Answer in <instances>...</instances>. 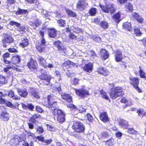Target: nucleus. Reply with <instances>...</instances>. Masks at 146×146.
I'll return each mask as SVG.
<instances>
[{
    "instance_id": "63",
    "label": "nucleus",
    "mask_w": 146,
    "mask_h": 146,
    "mask_svg": "<svg viewBox=\"0 0 146 146\" xmlns=\"http://www.w3.org/2000/svg\"><path fill=\"white\" fill-rule=\"evenodd\" d=\"M36 110L39 112H42V109L39 106H36Z\"/></svg>"
},
{
    "instance_id": "46",
    "label": "nucleus",
    "mask_w": 146,
    "mask_h": 146,
    "mask_svg": "<svg viewBox=\"0 0 146 146\" xmlns=\"http://www.w3.org/2000/svg\"><path fill=\"white\" fill-rule=\"evenodd\" d=\"M71 29L73 30V31L76 33H79L82 31V30L80 29L78 27L76 28L73 27H71Z\"/></svg>"
},
{
    "instance_id": "25",
    "label": "nucleus",
    "mask_w": 146,
    "mask_h": 146,
    "mask_svg": "<svg viewBox=\"0 0 146 146\" xmlns=\"http://www.w3.org/2000/svg\"><path fill=\"white\" fill-rule=\"evenodd\" d=\"M9 96L11 98H12L13 99L19 100L20 99V98L18 96L14 95V91L12 90H11L8 92Z\"/></svg>"
},
{
    "instance_id": "23",
    "label": "nucleus",
    "mask_w": 146,
    "mask_h": 146,
    "mask_svg": "<svg viewBox=\"0 0 146 146\" xmlns=\"http://www.w3.org/2000/svg\"><path fill=\"white\" fill-rule=\"evenodd\" d=\"M119 124L120 126L125 128L128 126L127 122L123 119H120L119 121Z\"/></svg>"
},
{
    "instance_id": "16",
    "label": "nucleus",
    "mask_w": 146,
    "mask_h": 146,
    "mask_svg": "<svg viewBox=\"0 0 146 146\" xmlns=\"http://www.w3.org/2000/svg\"><path fill=\"white\" fill-rule=\"evenodd\" d=\"M100 119L104 122H106L109 121V118L107 113L105 112L102 113L100 115Z\"/></svg>"
},
{
    "instance_id": "21",
    "label": "nucleus",
    "mask_w": 146,
    "mask_h": 146,
    "mask_svg": "<svg viewBox=\"0 0 146 146\" xmlns=\"http://www.w3.org/2000/svg\"><path fill=\"white\" fill-rule=\"evenodd\" d=\"M13 62V64L15 65L16 66V64L20 62L21 61L20 56L18 55H15L13 56L12 59Z\"/></svg>"
},
{
    "instance_id": "31",
    "label": "nucleus",
    "mask_w": 146,
    "mask_h": 146,
    "mask_svg": "<svg viewBox=\"0 0 146 146\" xmlns=\"http://www.w3.org/2000/svg\"><path fill=\"white\" fill-rule=\"evenodd\" d=\"M100 94L102 98L107 100L109 99V96L103 90H101L100 91Z\"/></svg>"
},
{
    "instance_id": "2",
    "label": "nucleus",
    "mask_w": 146,
    "mask_h": 146,
    "mask_svg": "<svg viewBox=\"0 0 146 146\" xmlns=\"http://www.w3.org/2000/svg\"><path fill=\"white\" fill-rule=\"evenodd\" d=\"M54 119H57L59 122L63 123L65 121V115L63 111L59 109H56L53 112Z\"/></svg>"
},
{
    "instance_id": "33",
    "label": "nucleus",
    "mask_w": 146,
    "mask_h": 146,
    "mask_svg": "<svg viewBox=\"0 0 146 146\" xmlns=\"http://www.w3.org/2000/svg\"><path fill=\"white\" fill-rule=\"evenodd\" d=\"M97 12L96 9L94 8L90 9L89 11V13L90 15L93 16L95 15Z\"/></svg>"
},
{
    "instance_id": "17",
    "label": "nucleus",
    "mask_w": 146,
    "mask_h": 146,
    "mask_svg": "<svg viewBox=\"0 0 146 146\" xmlns=\"http://www.w3.org/2000/svg\"><path fill=\"white\" fill-rule=\"evenodd\" d=\"M0 118L4 121H7L9 118V113L6 111H3L1 115Z\"/></svg>"
},
{
    "instance_id": "38",
    "label": "nucleus",
    "mask_w": 146,
    "mask_h": 146,
    "mask_svg": "<svg viewBox=\"0 0 146 146\" xmlns=\"http://www.w3.org/2000/svg\"><path fill=\"white\" fill-rule=\"evenodd\" d=\"M4 104H5L7 106L10 108H13L15 107V106L13 104L8 101L5 100Z\"/></svg>"
},
{
    "instance_id": "27",
    "label": "nucleus",
    "mask_w": 146,
    "mask_h": 146,
    "mask_svg": "<svg viewBox=\"0 0 146 146\" xmlns=\"http://www.w3.org/2000/svg\"><path fill=\"white\" fill-rule=\"evenodd\" d=\"M123 28L128 31H130L131 29V25L130 23L129 22L124 23L123 25Z\"/></svg>"
},
{
    "instance_id": "19",
    "label": "nucleus",
    "mask_w": 146,
    "mask_h": 146,
    "mask_svg": "<svg viewBox=\"0 0 146 146\" xmlns=\"http://www.w3.org/2000/svg\"><path fill=\"white\" fill-rule=\"evenodd\" d=\"M27 66L30 69H35L37 67V64L35 61L32 60L28 63Z\"/></svg>"
},
{
    "instance_id": "52",
    "label": "nucleus",
    "mask_w": 146,
    "mask_h": 146,
    "mask_svg": "<svg viewBox=\"0 0 146 146\" xmlns=\"http://www.w3.org/2000/svg\"><path fill=\"white\" fill-rule=\"evenodd\" d=\"M58 22L60 26H63L65 24V21L62 19H60L58 21Z\"/></svg>"
},
{
    "instance_id": "15",
    "label": "nucleus",
    "mask_w": 146,
    "mask_h": 146,
    "mask_svg": "<svg viewBox=\"0 0 146 146\" xmlns=\"http://www.w3.org/2000/svg\"><path fill=\"white\" fill-rule=\"evenodd\" d=\"M97 71L99 74H102L104 76H108L109 74V72L108 70H106L102 67H100L98 68V69Z\"/></svg>"
},
{
    "instance_id": "22",
    "label": "nucleus",
    "mask_w": 146,
    "mask_h": 146,
    "mask_svg": "<svg viewBox=\"0 0 146 146\" xmlns=\"http://www.w3.org/2000/svg\"><path fill=\"white\" fill-rule=\"evenodd\" d=\"M61 96L63 99L69 102H70L72 101V97L68 94L63 93L61 94Z\"/></svg>"
},
{
    "instance_id": "49",
    "label": "nucleus",
    "mask_w": 146,
    "mask_h": 146,
    "mask_svg": "<svg viewBox=\"0 0 146 146\" xmlns=\"http://www.w3.org/2000/svg\"><path fill=\"white\" fill-rule=\"evenodd\" d=\"M134 32L136 34V35L138 36H140L142 35V33L140 30L137 28L134 29Z\"/></svg>"
},
{
    "instance_id": "54",
    "label": "nucleus",
    "mask_w": 146,
    "mask_h": 146,
    "mask_svg": "<svg viewBox=\"0 0 146 146\" xmlns=\"http://www.w3.org/2000/svg\"><path fill=\"white\" fill-rule=\"evenodd\" d=\"M52 141V139L45 140L43 141L44 145H48L50 144Z\"/></svg>"
},
{
    "instance_id": "6",
    "label": "nucleus",
    "mask_w": 146,
    "mask_h": 146,
    "mask_svg": "<svg viewBox=\"0 0 146 146\" xmlns=\"http://www.w3.org/2000/svg\"><path fill=\"white\" fill-rule=\"evenodd\" d=\"M130 83L134 86L135 88L139 92H141V90L138 87L139 80V78L135 77H132L130 78Z\"/></svg>"
},
{
    "instance_id": "32",
    "label": "nucleus",
    "mask_w": 146,
    "mask_h": 146,
    "mask_svg": "<svg viewBox=\"0 0 146 146\" xmlns=\"http://www.w3.org/2000/svg\"><path fill=\"white\" fill-rule=\"evenodd\" d=\"M125 8L127 11H131L133 9L132 5L130 3H127L125 5Z\"/></svg>"
},
{
    "instance_id": "45",
    "label": "nucleus",
    "mask_w": 146,
    "mask_h": 146,
    "mask_svg": "<svg viewBox=\"0 0 146 146\" xmlns=\"http://www.w3.org/2000/svg\"><path fill=\"white\" fill-rule=\"evenodd\" d=\"M93 40L96 42H100L101 41V39L98 35H95L92 37Z\"/></svg>"
},
{
    "instance_id": "57",
    "label": "nucleus",
    "mask_w": 146,
    "mask_h": 146,
    "mask_svg": "<svg viewBox=\"0 0 146 146\" xmlns=\"http://www.w3.org/2000/svg\"><path fill=\"white\" fill-rule=\"evenodd\" d=\"M54 44H55V46L57 47L58 48V47H59L60 46L62 45L61 42L59 41H55L54 42Z\"/></svg>"
},
{
    "instance_id": "13",
    "label": "nucleus",
    "mask_w": 146,
    "mask_h": 146,
    "mask_svg": "<svg viewBox=\"0 0 146 146\" xmlns=\"http://www.w3.org/2000/svg\"><path fill=\"white\" fill-rule=\"evenodd\" d=\"M100 54L102 59L105 60L109 57V53L108 51L105 49H102L100 51Z\"/></svg>"
},
{
    "instance_id": "1",
    "label": "nucleus",
    "mask_w": 146,
    "mask_h": 146,
    "mask_svg": "<svg viewBox=\"0 0 146 146\" xmlns=\"http://www.w3.org/2000/svg\"><path fill=\"white\" fill-rule=\"evenodd\" d=\"M47 100V101L44 102L43 104L49 108H51L53 114V112L55 111V110L56 109H57V106L56 102L54 101L52 97L50 95L48 96Z\"/></svg>"
},
{
    "instance_id": "62",
    "label": "nucleus",
    "mask_w": 146,
    "mask_h": 146,
    "mask_svg": "<svg viewBox=\"0 0 146 146\" xmlns=\"http://www.w3.org/2000/svg\"><path fill=\"white\" fill-rule=\"evenodd\" d=\"M87 118H88V120L90 121H92L93 119V117L90 115V114H88L87 115Z\"/></svg>"
},
{
    "instance_id": "50",
    "label": "nucleus",
    "mask_w": 146,
    "mask_h": 146,
    "mask_svg": "<svg viewBox=\"0 0 146 146\" xmlns=\"http://www.w3.org/2000/svg\"><path fill=\"white\" fill-rule=\"evenodd\" d=\"M44 45H40V46L37 45L36 46L37 50L40 52H42L44 50Z\"/></svg>"
},
{
    "instance_id": "3",
    "label": "nucleus",
    "mask_w": 146,
    "mask_h": 146,
    "mask_svg": "<svg viewBox=\"0 0 146 146\" xmlns=\"http://www.w3.org/2000/svg\"><path fill=\"white\" fill-rule=\"evenodd\" d=\"M124 94L122 88L120 87H116L114 89L112 90L110 94V97L113 99H116L120 96Z\"/></svg>"
},
{
    "instance_id": "12",
    "label": "nucleus",
    "mask_w": 146,
    "mask_h": 146,
    "mask_svg": "<svg viewBox=\"0 0 146 146\" xmlns=\"http://www.w3.org/2000/svg\"><path fill=\"white\" fill-rule=\"evenodd\" d=\"M93 69V65L91 63L86 64L83 67V70L88 72H91Z\"/></svg>"
},
{
    "instance_id": "56",
    "label": "nucleus",
    "mask_w": 146,
    "mask_h": 146,
    "mask_svg": "<svg viewBox=\"0 0 146 146\" xmlns=\"http://www.w3.org/2000/svg\"><path fill=\"white\" fill-rule=\"evenodd\" d=\"M5 81V78L1 75H0V83L3 84Z\"/></svg>"
},
{
    "instance_id": "60",
    "label": "nucleus",
    "mask_w": 146,
    "mask_h": 146,
    "mask_svg": "<svg viewBox=\"0 0 146 146\" xmlns=\"http://www.w3.org/2000/svg\"><path fill=\"white\" fill-rule=\"evenodd\" d=\"M8 51L11 52H17V50L14 48H10L8 49Z\"/></svg>"
},
{
    "instance_id": "28",
    "label": "nucleus",
    "mask_w": 146,
    "mask_h": 146,
    "mask_svg": "<svg viewBox=\"0 0 146 146\" xmlns=\"http://www.w3.org/2000/svg\"><path fill=\"white\" fill-rule=\"evenodd\" d=\"M138 115L141 118L145 115V112L142 109H139L137 111Z\"/></svg>"
},
{
    "instance_id": "18",
    "label": "nucleus",
    "mask_w": 146,
    "mask_h": 146,
    "mask_svg": "<svg viewBox=\"0 0 146 146\" xmlns=\"http://www.w3.org/2000/svg\"><path fill=\"white\" fill-rule=\"evenodd\" d=\"M40 64L45 68H47V63L46 60L44 58L40 56L38 58Z\"/></svg>"
},
{
    "instance_id": "41",
    "label": "nucleus",
    "mask_w": 146,
    "mask_h": 146,
    "mask_svg": "<svg viewBox=\"0 0 146 146\" xmlns=\"http://www.w3.org/2000/svg\"><path fill=\"white\" fill-rule=\"evenodd\" d=\"M127 132L128 133L131 134H136L137 132L133 128H131L128 129Z\"/></svg>"
},
{
    "instance_id": "43",
    "label": "nucleus",
    "mask_w": 146,
    "mask_h": 146,
    "mask_svg": "<svg viewBox=\"0 0 146 146\" xmlns=\"http://www.w3.org/2000/svg\"><path fill=\"white\" fill-rule=\"evenodd\" d=\"M27 11L26 10H22L21 9H19L15 13L16 14H23L24 13H27Z\"/></svg>"
},
{
    "instance_id": "37",
    "label": "nucleus",
    "mask_w": 146,
    "mask_h": 146,
    "mask_svg": "<svg viewBox=\"0 0 146 146\" xmlns=\"http://www.w3.org/2000/svg\"><path fill=\"white\" fill-rule=\"evenodd\" d=\"M66 12L68 15L74 17L76 16V13L68 9L66 10Z\"/></svg>"
},
{
    "instance_id": "58",
    "label": "nucleus",
    "mask_w": 146,
    "mask_h": 146,
    "mask_svg": "<svg viewBox=\"0 0 146 146\" xmlns=\"http://www.w3.org/2000/svg\"><path fill=\"white\" fill-rule=\"evenodd\" d=\"M67 106L68 107L70 108L71 109H75L76 110V107L74 106V105L72 104H69L68 105H67Z\"/></svg>"
},
{
    "instance_id": "53",
    "label": "nucleus",
    "mask_w": 146,
    "mask_h": 146,
    "mask_svg": "<svg viewBox=\"0 0 146 146\" xmlns=\"http://www.w3.org/2000/svg\"><path fill=\"white\" fill-rule=\"evenodd\" d=\"M32 94L34 97L36 98H39V96L37 92L35 91H33L31 92Z\"/></svg>"
},
{
    "instance_id": "8",
    "label": "nucleus",
    "mask_w": 146,
    "mask_h": 146,
    "mask_svg": "<svg viewBox=\"0 0 146 146\" xmlns=\"http://www.w3.org/2000/svg\"><path fill=\"white\" fill-rule=\"evenodd\" d=\"M115 59L117 62L121 61L123 58L122 55V52L119 50H117L115 51L114 52Z\"/></svg>"
},
{
    "instance_id": "7",
    "label": "nucleus",
    "mask_w": 146,
    "mask_h": 146,
    "mask_svg": "<svg viewBox=\"0 0 146 146\" xmlns=\"http://www.w3.org/2000/svg\"><path fill=\"white\" fill-rule=\"evenodd\" d=\"M75 92L76 94L80 98H84L87 95H89L88 91L85 89L77 90L75 89Z\"/></svg>"
},
{
    "instance_id": "34",
    "label": "nucleus",
    "mask_w": 146,
    "mask_h": 146,
    "mask_svg": "<svg viewBox=\"0 0 146 146\" xmlns=\"http://www.w3.org/2000/svg\"><path fill=\"white\" fill-rule=\"evenodd\" d=\"M101 27L103 29H107L108 27V23L106 21H103L100 23Z\"/></svg>"
},
{
    "instance_id": "9",
    "label": "nucleus",
    "mask_w": 146,
    "mask_h": 146,
    "mask_svg": "<svg viewBox=\"0 0 146 146\" xmlns=\"http://www.w3.org/2000/svg\"><path fill=\"white\" fill-rule=\"evenodd\" d=\"M39 78L40 79L43 80L47 82L48 83L46 84H49L50 83L51 77L50 75H48L46 73H43L39 76Z\"/></svg>"
},
{
    "instance_id": "59",
    "label": "nucleus",
    "mask_w": 146,
    "mask_h": 146,
    "mask_svg": "<svg viewBox=\"0 0 146 146\" xmlns=\"http://www.w3.org/2000/svg\"><path fill=\"white\" fill-rule=\"evenodd\" d=\"M43 131V128L41 127H38L37 129V132L39 133H42Z\"/></svg>"
},
{
    "instance_id": "11",
    "label": "nucleus",
    "mask_w": 146,
    "mask_h": 146,
    "mask_svg": "<svg viewBox=\"0 0 146 146\" xmlns=\"http://www.w3.org/2000/svg\"><path fill=\"white\" fill-rule=\"evenodd\" d=\"M19 94L22 97H25L28 94V92L25 88H17Z\"/></svg>"
},
{
    "instance_id": "24",
    "label": "nucleus",
    "mask_w": 146,
    "mask_h": 146,
    "mask_svg": "<svg viewBox=\"0 0 146 146\" xmlns=\"http://www.w3.org/2000/svg\"><path fill=\"white\" fill-rule=\"evenodd\" d=\"M120 102L121 103L126 104L127 106H130L132 104V102L131 100L127 99L125 97H123Z\"/></svg>"
},
{
    "instance_id": "20",
    "label": "nucleus",
    "mask_w": 146,
    "mask_h": 146,
    "mask_svg": "<svg viewBox=\"0 0 146 146\" xmlns=\"http://www.w3.org/2000/svg\"><path fill=\"white\" fill-rule=\"evenodd\" d=\"M13 41V39L11 36H9L7 35L6 37L3 40V46H6L5 44L6 43H11Z\"/></svg>"
},
{
    "instance_id": "36",
    "label": "nucleus",
    "mask_w": 146,
    "mask_h": 146,
    "mask_svg": "<svg viewBox=\"0 0 146 146\" xmlns=\"http://www.w3.org/2000/svg\"><path fill=\"white\" fill-rule=\"evenodd\" d=\"M76 110H78L79 112L82 113L83 112L85 111L86 109L82 106H78L76 107Z\"/></svg>"
},
{
    "instance_id": "35",
    "label": "nucleus",
    "mask_w": 146,
    "mask_h": 146,
    "mask_svg": "<svg viewBox=\"0 0 146 146\" xmlns=\"http://www.w3.org/2000/svg\"><path fill=\"white\" fill-rule=\"evenodd\" d=\"M28 44V41L27 39H24L23 40L22 42L20 44V45L23 47L27 46Z\"/></svg>"
},
{
    "instance_id": "5",
    "label": "nucleus",
    "mask_w": 146,
    "mask_h": 146,
    "mask_svg": "<svg viewBox=\"0 0 146 146\" xmlns=\"http://www.w3.org/2000/svg\"><path fill=\"white\" fill-rule=\"evenodd\" d=\"M99 5L102 11L106 13L112 14L115 11L114 8L112 5L104 6L100 4Z\"/></svg>"
},
{
    "instance_id": "40",
    "label": "nucleus",
    "mask_w": 146,
    "mask_h": 146,
    "mask_svg": "<svg viewBox=\"0 0 146 146\" xmlns=\"http://www.w3.org/2000/svg\"><path fill=\"white\" fill-rule=\"evenodd\" d=\"M38 19L37 18H36L34 21L33 22V23H32L31 22H30V24L33 26H35L36 27H37L39 25V23L38 22L36 23V22H38Z\"/></svg>"
},
{
    "instance_id": "55",
    "label": "nucleus",
    "mask_w": 146,
    "mask_h": 146,
    "mask_svg": "<svg viewBox=\"0 0 146 146\" xmlns=\"http://www.w3.org/2000/svg\"><path fill=\"white\" fill-rule=\"evenodd\" d=\"M13 140H14L15 142L16 143H17L21 141V139L20 137L18 136H16L14 138Z\"/></svg>"
},
{
    "instance_id": "61",
    "label": "nucleus",
    "mask_w": 146,
    "mask_h": 146,
    "mask_svg": "<svg viewBox=\"0 0 146 146\" xmlns=\"http://www.w3.org/2000/svg\"><path fill=\"white\" fill-rule=\"evenodd\" d=\"M27 108H28L31 110H32L34 108V106L31 104H27Z\"/></svg>"
},
{
    "instance_id": "4",
    "label": "nucleus",
    "mask_w": 146,
    "mask_h": 146,
    "mask_svg": "<svg viewBox=\"0 0 146 146\" xmlns=\"http://www.w3.org/2000/svg\"><path fill=\"white\" fill-rule=\"evenodd\" d=\"M75 131L78 133L82 132L84 130V126L81 123L77 122L75 123L72 127Z\"/></svg>"
},
{
    "instance_id": "42",
    "label": "nucleus",
    "mask_w": 146,
    "mask_h": 146,
    "mask_svg": "<svg viewBox=\"0 0 146 146\" xmlns=\"http://www.w3.org/2000/svg\"><path fill=\"white\" fill-rule=\"evenodd\" d=\"M114 139L112 138H111L110 139L106 141V144L109 146H111L113 145L114 143Z\"/></svg>"
},
{
    "instance_id": "47",
    "label": "nucleus",
    "mask_w": 146,
    "mask_h": 146,
    "mask_svg": "<svg viewBox=\"0 0 146 146\" xmlns=\"http://www.w3.org/2000/svg\"><path fill=\"white\" fill-rule=\"evenodd\" d=\"M108 136L109 134L107 132H103L100 135V136L102 138H106Z\"/></svg>"
},
{
    "instance_id": "44",
    "label": "nucleus",
    "mask_w": 146,
    "mask_h": 146,
    "mask_svg": "<svg viewBox=\"0 0 146 146\" xmlns=\"http://www.w3.org/2000/svg\"><path fill=\"white\" fill-rule=\"evenodd\" d=\"M9 23L11 25H15L17 27H19L21 26V24L20 23L13 21H11Z\"/></svg>"
},
{
    "instance_id": "14",
    "label": "nucleus",
    "mask_w": 146,
    "mask_h": 146,
    "mask_svg": "<svg viewBox=\"0 0 146 146\" xmlns=\"http://www.w3.org/2000/svg\"><path fill=\"white\" fill-rule=\"evenodd\" d=\"M12 69L15 70H17V71H20L21 70H20L19 68H17L15 66H13V65L11 64H9V65L7 66L4 68L3 70L4 71L6 72H9V70Z\"/></svg>"
},
{
    "instance_id": "30",
    "label": "nucleus",
    "mask_w": 146,
    "mask_h": 146,
    "mask_svg": "<svg viewBox=\"0 0 146 146\" xmlns=\"http://www.w3.org/2000/svg\"><path fill=\"white\" fill-rule=\"evenodd\" d=\"M139 73L140 77L143 78H145L146 80V76H145L146 73L143 71V70L142 69L140 66L139 67Z\"/></svg>"
},
{
    "instance_id": "26",
    "label": "nucleus",
    "mask_w": 146,
    "mask_h": 146,
    "mask_svg": "<svg viewBox=\"0 0 146 146\" xmlns=\"http://www.w3.org/2000/svg\"><path fill=\"white\" fill-rule=\"evenodd\" d=\"M58 49L60 52V53L62 55H65L66 52V48L61 45L58 47Z\"/></svg>"
},
{
    "instance_id": "10",
    "label": "nucleus",
    "mask_w": 146,
    "mask_h": 146,
    "mask_svg": "<svg viewBox=\"0 0 146 146\" xmlns=\"http://www.w3.org/2000/svg\"><path fill=\"white\" fill-rule=\"evenodd\" d=\"M88 5V3L86 1L82 0L79 1L77 5V8L79 9H84Z\"/></svg>"
},
{
    "instance_id": "39",
    "label": "nucleus",
    "mask_w": 146,
    "mask_h": 146,
    "mask_svg": "<svg viewBox=\"0 0 146 146\" xmlns=\"http://www.w3.org/2000/svg\"><path fill=\"white\" fill-rule=\"evenodd\" d=\"M120 16L119 14V13H117L113 16V18L115 20L116 22L118 23L119 22L118 19L119 18Z\"/></svg>"
},
{
    "instance_id": "29",
    "label": "nucleus",
    "mask_w": 146,
    "mask_h": 146,
    "mask_svg": "<svg viewBox=\"0 0 146 146\" xmlns=\"http://www.w3.org/2000/svg\"><path fill=\"white\" fill-rule=\"evenodd\" d=\"M56 32L54 29H50L49 31V36L52 38L55 37L56 35Z\"/></svg>"
},
{
    "instance_id": "51",
    "label": "nucleus",
    "mask_w": 146,
    "mask_h": 146,
    "mask_svg": "<svg viewBox=\"0 0 146 146\" xmlns=\"http://www.w3.org/2000/svg\"><path fill=\"white\" fill-rule=\"evenodd\" d=\"M28 3H35L36 5H38L39 4V3L37 0H25Z\"/></svg>"
},
{
    "instance_id": "48",
    "label": "nucleus",
    "mask_w": 146,
    "mask_h": 146,
    "mask_svg": "<svg viewBox=\"0 0 146 146\" xmlns=\"http://www.w3.org/2000/svg\"><path fill=\"white\" fill-rule=\"evenodd\" d=\"M38 117V116L36 114H34L33 115L31 118H30V120L32 122L34 123L35 122V119Z\"/></svg>"
},
{
    "instance_id": "64",
    "label": "nucleus",
    "mask_w": 146,
    "mask_h": 146,
    "mask_svg": "<svg viewBox=\"0 0 146 146\" xmlns=\"http://www.w3.org/2000/svg\"><path fill=\"white\" fill-rule=\"evenodd\" d=\"M67 63L68 65L70 67L73 66L75 65L74 63L69 60L67 61Z\"/></svg>"
}]
</instances>
